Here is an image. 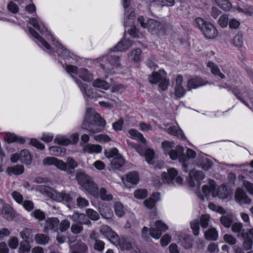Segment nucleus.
<instances>
[{"label":"nucleus","mask_w":253,"mask_h":253,"mask_svg":"<svg viewBox=\"0 0 253 253\" xmlns=\"http://www.w3.org/2000/svg\"><path fill=\"white\" fill-rule=\"evenodd\" d=\"M179 241L185 249H189L192 246V240L189 235H183L179 237Z\"/></svg>","instance_id":"nucleus-33"},{"label":"nucleus","mask_w":253,"mask_h":253,"mask_svg":"<svg viewBox=\"0 0 253 253\" xmlns=\"http://www.w3.org/2000/svg\"><path fill=\"white\" fill-rule=\"evenodd\" d=\"M167 74L163 70H160L159 72H154L149 77V81L151 84L159 83V87L163 90H166L169 84V81L166 79Z\"/></svg>","instance_id":"nucleus-4"},{"label":"nucleus","mask_w":253,"mask_h":253,"mask_svg":"<svg viewBox=\"0 0 253 253\" xmlns=\"http://www.w3.org/2000/svg\"><path fill=\"white\" fill-rule=\"evenodd\" d=\"M86 214L88 217L92 220H97L99 218V215L96 211L91 209L86 210Z\"/></svg>","instance_id":"nucleus-53"},{"label":"nucleus","mask_w":253,"mask_h":253,"mask_svg":"<svg viewBox=\"0 0 253 253\" xmlns=\"http://www.w3.org/2000/svg\"><path fill=\"white\" fill-rule=\"evenodd\" d=\"M78 166V164L73 158L69 157L66 159V162L61 160L60 170L68 174L73 173L75 169Z\"/></svg>","instance_id":"nucleus-9"},{"label":"nucleus","mask_w":253,"mask_h":253,"mask_svg":"<svg viewBox=\"0 0 253 253\" xmlns=\"http://www.w3.org/2000/svg\"><path fill=\"white\" fill-rule=\"evenodd\" d=\"M24 171V168L22 165H17L13 167H9L7 169V171L9 174H14L15 175H20L23 173Z\"/></svg>","instance_id":"nucleus-36"},{"label":"nucleus","mask_w":253,"mask_h":253,"mask_svg":"<svg viewBox=\"0 0 253 253\" xmlns=\"http://www.w3.org/2000/svg\"><path fill=\"white\" fill-rule=\"evenodd\" d=\"M230 193L226 185H222L219 186L217 189V196L220 199L227 198Z\"/></svg>","instance_id":"nucleus-37"},{"label":"nucleus","mask_w":253,"mask_h":253,"mask_svg":"<svg viewBox=\"0 0 253 253\" xmlns=\"http://www.w3.org/2000/svg\"><path fill=\"white\" fill-rule=\"evenodd\" d=\"M205 36L209 39H212L218 36V32L215 26L211 23L206 24L201 31Z\"/></svg>","instance_id":"nucleus-14"},{"label":"nucleus","mask_w":253,"mask_h":253,"mask_svg":"<svg viewBox=\"0 0 253 253\" xmlns=\"http://www.w3.org/2000/svg\"><path fill=\"white\" fill-rule=\"evenodd\" d=\"M166 131L169 134L175 136L179 139H184L185 138L183 132L178 126H170L167 129Z\"/></svg>","instance_id":"nucleus-23"},{"label":"nucleus","mask_w":253,"mask_h":253,"mask_svg":"<svg viewBox=\"0 0 253 253\" xmlns=\"http://www.w3.org/2000/svg\"><path fill=\"white\" fill-rule=\"evenodd\" d=\"M198 165L203 169L207 170L211 168L212 164L209 159L205 158L202 159L201 162L198 163Z\"/></svg>","instance_id":"nucleus-46"},{"label":"nucleus","mask_w":253,"mask_h":253,"mask_svg":"<svg viewBox=\"0 0 253 253\" xmlns=\"http://www.w3.org/2000/svg\"><path fill=\"white\" fill-rule=\"evenodd\" d=\"M50 154L55 156H62L65 154L64 148L59 146H52L49 148Z\"/></svg>","instance_id":"nucleus-39"},{"label":"nucleus","mask_w":253,"mask_h":253,"mask_svg":"<svg viewBox=\"0 0 253 253\" xmlns=\"http://www.w3.org/2000/svg\"><path fill=\"white\" fill-rule=\"evenodd\" d=\"M118 246L123 251H129L131 253H139V250L134 243L129 242L124 238L121 239Z\"/></svg>","instance_id":"nucleus-15"},{"label":"nucleus","mask_w":253,"mask_h":253,"mask_svg":"<svg viewBox=\"0 0 253 253\" xmlns=\"http://www.w3.org/2000/svg\"><path fill=\"white\" fill-rule=\"evenodd\" d=\"M59 220L56 217L48 218L45 220L43 232L48 233L49 230L57 232L59 230Z\"/></svg>","instance_id":"nucleus-11"},{"label":"nucleus","mask_w":253,"mask_h":253,"mask_svg":"<svg viewBox=\"0 0 253 253\" xmlns=\"http://www.w3.org/2000/svg\"><path fill=\"white\" fill-rule=\"evenodd\" d=\"M101 215L106 219H110L112 217L113 213L111 209L106 207L100 211Z\"/></svg>","instance_id":"nucleus-51"},{"label":"nucleus","mask_w":253,"mask_h":253,"mask_svg":"<svg viewBox=\"0 0 253 253\" xmlns=\"http://www.w3.org/2000/svg\"><path fill=\"white\" fill-rule=\"evenodd\" d=\"M75 81L78 84L81 91L88 98H93L96 97V95L92 91L91 87L86 84H82L79 80L75 79Z\"/></svg>","instance_id":"nucleus-20"},{"label":"nucleus","mask_w":253,"mask_h":253,"mask_svg":"<svg viewBox=\"0 0 253 253\" xmlns=\"http://www.w3.org/2000/svg\"><path fill=\"white\" fill-rule=\"evenodd\" d=\"M210 221V216L208 214H203L200 217V222L203 228H207Z\"/></svg>","instance_id":"nucleus-61"},{"label":"nucleus","mask_w":253,"mask_h":253,"mask_svg":"<svg viewBox=\"0 0 253 253\" xmlns=\"http://www.w3.org/2000/svg\"><path fill=\"white\" fill-rule=\"evenodd\" d=\"M146 160L148 164H152L154 163V152L153 150L148 149L145 152Z\"/></svg>","instance_id":"nucleus-59"},{"label":"nucleus","mask_w":253,"mask_h":253,"mask_svg":"<svg viewBox=\"0 0 253 253\" xmlns=\"http://www.w3.org/2000/svg\"><path fill=\"white\" fill-rule=\"evenodd\" d=\"M82 146L84 152L89 154L99 153L102 151V147L98 144H86Z\"/></svg>","instance_id":"nucleus-22"},{"label":"nucleus","mask_w":253,"mask_h":253,"mask_svg":"<svg viewBox=\"0 0 253 253\" xmlns=\"http://www.w3.org/2000/svg\"><path fill=\"white\" fill-rule=\"evenodd\" d=\"M183 77L182 75H178L176 79L174 94L177 97L180 98L184 96L186 93V89L183 86Z\"/></svg>","instance_id":"nucleus-16"},{"label":"nucleus","mask_w":253,"mask_h":253,"mask_svg":"<svg viewBox=\"0 0 253 253\" xmlns=\"http://www.w3.org/2000/svg\"><path fill=\"white\" fill-rule=\"evenodd\" d=\"M139 180V177L138 173L135 171H132L126 175V181H124V183L126 184V182H127L131 184H136Z\"/></svg>","instance_id":"nucleus-26"},{"label":"nucleus","mask_w":253,"mask_h":253,"mask_svg":"<svg viewBox=\"0 0 253 253\" xmlns=\"http://www.w3.org/2000/svg\"><path fill=\"white\" fill-rule=\"evenodd\" d=\"M217 23L221 28H226L229 23L228 15L226 14H223L221 15L218 20Z\"/></svg>","instance_id":"nucleus-49"},{"label":"nucleus","mask_w":253,"mask_h":253,"mask_svg":"<svg viewBox=\"0 0 253 253\" xmlns=\"http://www.w3.org/2000/svg\"><path fill=\"white\" fill-rule=\"evenodd\" d=\"M55 143L67 146L70 144V140L65 136H58L54 139Z\"/></svg>","instance_id":"nucleus-45"},{"label":"nucleus","mask_w":253,"mask_h":253,"mask_svg":"<svg viewBox=\"0 0 253 253\" xmlns=\"http://www.w3.org/2000/svg\"><path fill=\"white\" fill-rule=\"evenodd\" d=\"M232 44L235 46L241 47L243 44L242 36L239 34L235 36L232 40Z\"/></svg>","instance_id":"nucleus-50"},{"label":"nucleus","mask_w":253,"mask_h":253,"mask_svg":"<svg viewBox=\"0 0 253 253\" xmlns=\"http://www.w3.org/2000/svg\"><path fill=\"white\" fill-rule=\"evenodd\" d=\"M155 226L158 230H156L153 228H150L149 233L152 237L155 239H158L162 235V232L166 231L168 228L167 225L161 220L156 221Z\"/></svg>","instance_id":"nucleus-10"},{"label":"nucleus","mask_w":253,"mask_h":253,"mask_svg":"<svg viewBox=\"0 0 253 253\" xmlns=\"http://www.w3.org/2000/svg\"><path fill=\"white\" fill-rule=\"evenodd\" d=\"M191 228L193 230L194 234L196 236L199 234V223L198 220L195 219L190 223Z\"/></svg>","instance_id":"nucleus-64"},{"label":"nucleus","mask_w":253,"mask_h":253,"mask_svg":"<svg viewBox=\"0 0 253 253\" xmlns=\"http://www.w3.org/2000/svg\"><path fill=\"white\" fill-rule=\"evenodd\" d=\"M76 178L78 182L83 187L87 184V183L91 179L88 175L83 172H78L77 173Z\"/></svg>","instance_id":"nucleus-29"},{"label":"nucleus","mask_w":253,"mask_h":253,"mask_svg":"<svg viewBox=\"0 0 253 253\" xmlns=\"http://www.w3.org/2000/svg\"><path fill=\"white\" fill-rule=\"evenodd\" d=\"M0 211L2 217L7 220H11L14 217L13 209L7 204H3Z\"/></svg>","instance_id":"nucleus-19"},{"label":"nucleus","mask_w":253,"mask_h":253,"mask_svg":"<svg viewBox=\"0 0 253 253\" xmlns=\"http://www.w3.org/2000/svg\"><path fill=\"white\" fill-rule=\"evenodd\" d=\"M6 139L7 141L9 143L18 142L21 144H23L25 142L24 139L22 138H19L16 135L11 133H9L6 135Z\"/></svg>","instance_id":"nucleus-47"},{"label":"nucleus","mask_w":253,"mask_h":253,"mask_svg":"<svg viewBox=\"0 0 253 253\" xmlns=\"http://www.w3.org/2000/svg\"><path fill=\"white\" fill-rule=\"evenodd\" d=\"M105 124V121L93 109L89 108L86 109L82 128L94 133L101 131Z\"/></svg>","instance_id":"nucleus-1"},{"label":"nucleus","mask_w":253,"mask_h":253,"mask_svg":"<svg viewBox=\"0 0 253 253\" xmlns=\"http://www.w3.org/2000/svg\"><path fill=\"white\" fill-rule=\"evenodd\" d=\"M184 149L181 146H177L175 150H172L169 152V155L172 160H179L180 162L183 163V169L185 172H187L188 166L186 164L185 155L183 154Z\"/></svg>","instance_id":"nucleus-7"},{"label":"nucleus","mask_w":253,"mask_h":253,"mask_svg":"<svg viewBox=\"0 0 253 253\" xmlns=\"http://www.w3.org/2000/svg\"><path fill=\"white\" fill-rule=\"evenodd\" d=\"M29 23L36 29L39 30L42 34H45L46 36H49L53 44L58 48L57 52L59 56L65 58L70 56V52L65 48L59 42L55 39L52 35L47 31L42 21L39 18H31L29 20Z\"/></svg>","instance_id":"nucleus-2"},{"label":"nucleus","mask_w":253,"mask_h":253,"mask_svg":"<svg viewBox=\"0 0 253 253\" xmlns=\"http://www.w3.org/2000/svg\"><path fill=\"white\" fill-rule=\"evenodd\" d=\"M208 23L209 22H206L203 18L197 17L194 20V25L195 27L198 28L201 30V31H202V29H204V27L205 26L206 24Z\"/></svg>","instance_id":"nucleus-55"},{"label":"nucleus","mask_w":253,"mask_h":253,"mask_svg":"<svg viewBox=\"0 0 253 253\" xmlns=\"http://www.w3.org/2000/svg\"><path fill=\"white\" fill-rule=\"evenodd\" d=\"M219 6L224 10H229L232 6L231 3L228 0H219L216 2Z\"/></svg>","instance_id":"nucleus-52"},{"label":"nucleus","mask_w":253,"mask_h":253,"mask_svg":"<svg viewBox=\"0 0 253 253\" xmlns=\"http://www.w3.org/2000/svg\"><path fill=\"white\" fill-rule=\"evenodd\" d=\"M205 178V174L202 171L193 170L190 172L188 182L191 187L195 186L193 179L197 181L203 180Z\"/></svg>","instance_id":"nucleus-18"},{"label":"nucleus","mask_w":253,"mask_h":253,"mask_svg":"<svg viewBox=\"0 0 253 253\" xmlns=\"http://www.w3.org/2000/svg\"><path fill=\"white\" fill-rule=\"evenodd\" d=\"M215 189V186L211 183L210 187L207 185H204L202 188L203 194L206 197L209 196L210 193H211L213 196H214Z\"/></svg>","instance_id":"nucleus-43"},{"label":"nucleus","mask_w":253,"mask_h":253,"mask_svg":"<svg viewBox=\"0 0 253 253\" xmlns=\"http://www.w3.org/2000/svg\"><path fill=\"white\" fill-rule=\"evenodd\" d=\"M29 32L30 34L35 38L37 41L36 42L40 45L41 46L38 42L41 43V45L42 47H45V49L47 50V52L51 51V48L49 44L44 40H43L39 34L38 33L34 30L32 28H29Z\"/></svg>","instance_id":"nucleus-17"},{"label":"nucleus","mask_w":253,"mask_h":253,"mask_svg":"<svg viewBox=\"0 0 253 253\" xmlns=\"http://www.w3.org/2000/svg\"><path fill=\"white\" fill-rule=\"evenodd\" d=\"M48 196L51 198L58 202H65L70 203L73 200V197L69 194L65 192H59L56 191L51 190L49 192Z\"/></svg>","instance_id":"nucleus-8"},{"label":"nucleus","mask_w":253,"mask_h":253,"mask_svg":"<svg viewBox=\"0 0 253 253\" xmlns=\"http://www.w3.org/2000/svg\"><path fill=\"white\" fill-rule=\"evenodd\" d=\"M99 197L103 200L110 201L112 199L113 196L111 194H107L106 190L101 188L99 191Z\"/></svg>","instance_id":"nucleus-56"},{"label":"nucleus","mask_w":253,"mask_h":253,"mask_svg":"<svg viewBox=\"0 0 253 253\" xmlns=\"http://www.w3.org/2000/svg\"><path fill=\"white\" fill-rule=\"evenodd\" d=\"M218 236V232L214 228H210L205 233L206 239L210 241L217 240Z\"/></svg>","instance_id":"nucleus-32"},{"label":"nucleus","mask_w":253,"mask_h":253,"mask_svg":"<svg viewBox=\"0 0 253 253\" xmlns=\"http://www.w3.org/2000/svg\"><path fill=\"white\" fill-rule=\"evenodd\" d=\"M137 21L143 28H148L153 34L158 33L163 28L161 23L154 19H150L147 20V23H145L143 17L139 16L137 18Z\"/></svg>","instance_id":"nucleus-6"},{"label":"nucleus","mask_w":253,"mask_h":253,"mask_svg":"<svg viewBox=\"0 0 253 253\" xmlns=\"http://www.w3.org/2000/svg\"><path fill=\"white\" fill-rule=\"evenodd\" d=\"M230 90L235 94V95L241 101H242L245 105L248 106L249 108H251V106L249 104H248L247 101H249L250 103L252 104V107L253 108V91H250L248 93H246L245 94L247 95V96H245L244 97H242L241 95H240V93L237 88H232L230 89Z\"/></svg>","instance_id":"nucleus-13"},{"label":"nucleus","mask_w":253,"mask_h":253,"mask_svg":"<svg viewBox=\"0 0 253 253\" xmlns=\"http://www.w3.org/2000/svg\"><path fill=\"white\" fill-rule=\"evenodd\" d=\"M61 160L53 157H47L43 159L42 164L44 166H54L60 170Z\"/></svg>","instance_id":"nucleus-24"},{"label":"nucleus","mask_w":253,"mask_h":253,"mask_svg":"<svg viewBox=\"0 0 253 253\" xmlns=\"http://www.w3.org/2000/svg\"><path fill=\"white\" fill-rule=\"evenodd\" d=\"M162 177L163 182L169 184H173V180L178 185L183 184L182 178L178 175V171L174 168H170L168 169V173L164 172L162 174Z\"/></svg>","instance_id":"nucleus-5"},{"label":"nucleus","mask_w":253,"mask_h":253,"mask_svg":"<svg viewBox=\"0 0 253 253\" xmlns=\"http://www.w3.org/2000/svg\"><path fill=\"white\" fill-rule=\"evenodd\" d=\"M31 249V246L27 240H23L20 243L18 248L19 253H26L29 252Z\"/></svg>","instance_id":"nucleus-40"},{"label":"nucleus","mask_w":253,"mask_h":253,"mask_svg":"<svg viewBox=\"0 0 253 253\" xmlns=\"http://www.w3.org/2000/svg\"><path fill=\"white\" fill-rule=\"evenodd\" d=\"M20 161L25 164L29 165L32 162V157L30 153L27 150H23L20 153Z\"/></svg>","instance_id":"nucleus-28"},{"label":"nucleus","mask_w":253,"mask_h":253,"mask_svg":"<svg viewBox=\"0 0 253 253\" xmlns=\"http://www.w3.org/2000/svg\"><path fill=\"white\" fill-rule=\"evenodd\" d=\"M93 86L95 87L100 88L103 89L109 88V84L104 80L100 79L95 80L93 83Z\"/></svg>","instance_id":"nucleus-42"},{"label":"nucleus","mask_w":253,"mask_h":253,"mask_svg":"<svg viewBox=\"0 0 253 253\" xmlns=\"http://www.w3.org/2000/svg\"><path fill=\"white\" fill-rule=\"evenodd\" d=\"M107 238L115 246H118L121 241V239H120L119 236L115 231L111 232Z\"/></svg>","instance_id":"nucleus-48"},{"label":"nucleus","mask_w":253,"mask_h":253,"mask_svg":"<svg viewBox=\"0 0 253 253\" xmlns=\"http://www.w3.org/2000/svg\"><path fill=\"white\" fill-rule=\"evenodd\" d=\"M31 215L39 220H42L45 218L44 212L40 209L35 210L31 213Z\"/></svg>","instance_id":"nucleus-57"},{"label":"nucleus","mask_w":253,"mask_h":253,"mask_svg":"<svg viewBox=\"0 0 253 253\" xmlns=\"http://www.w3.org/2000/svg\"><path fill=\"white\" fill-rule=\"evenodd\" d=\"M78 75L85 82H90L93 79L92 75L84 68H81L79 70Z\"/></svg>","instance_id":"nucleus-30"},{"label":"nucleus","mask_w":253,"mask_h":253,"mask_svg":"<svg viewBox=\"0 0 253 253\" xmlns=\"http://www.w3.org/2000/svg\"><path fill=\"white\" fill-rule=\"evenodd\" d=\"M111 165L115 169L120 168L124 164V159L121 156H117L111 160Z\"/></svg>","instance_id":"nucleus-41"},{"label":"nucleus","mask_w":253,"mask_h":253,"mask_svg":"<svg viewBox=\"0 0 253 253\" xmlns=\"http://www.w3.org/2000/svg\"><path fill=\"white\" fill-rule=\"evenodd\" d=\"M232 231L237 234L238 237L245 238V233L244 229H243V224L242 223H235L231 226Z\"/></svg>","instance_id":"nucleus-27"},{"label":"nucleus","mask_w":253,"mask_h":253,"mask_svg":"<svg viewBox=\"0 0 253 253\" xmlns=\"http://www.w3.org/2000/svg\"><path fill=\"white\" fill-rule=\"evenodd\" d=\"M174 146V143L172 141H164L162 143V147L166 153L169 154L171 150Z\"/></svg>","instance_id":"nucleus-58"},{"label":"nucleus","mask_w":253,"mask_h":253,"mask_svg":"<svg viewBox=\"0 0 253 253\" xmlns=\"http://www.w3.org/2000/svg\"><path fill=\"white\" fill-rule=\"evenodd\" d=\"M221 223L225 227L229 228L232 223V216L230 215H223L220 218Z\"/></svg>","instance_id":"nucleus-44"},{"label":"nucleus","mask_w":253,"mask_h":253,"mask_svg":"<svg viewBox=\"0 0 253 253\" xmlns=\"http://www.w3.org/2000/svg\"><path fill=\"white\" fill-rule=\"evenodd\" d=\"M9 247L11 249H15L19 245V240L16 237H11L8 241Z\"/></svg>","instance_id":"nucleus-62"},{"label":"nucleus","mask_w":253,"mask_h":253,"mask_svg":"<svg viewBox=\"0 0 253 253\" xmlns=\"http://www.w3.org/2000/svg\"><path fill=\"white\" fill-rule=\"evenodd\" d=\"M36 242L40 245L47 244L49 240L48 236L43 234H37L35 236Z\"/></svg>","instance_id":"nucleus-38"},{"label":"nucleus","mask_w":253,"mask_h":253,"mask_svg":"<svg viewBox=\"0 0 253 253\" xmlns=\"http://www.w3.org/2000/svg\"><path fill=\"white\" fill-rule=\"evenodd\" d=\"M208 84V82L204 81L201 78L196 77L189 80L187 83V86L189 89H192L206 85Z\"/></svg>","instance_id":"nucleus-21"},{"label":"nucleus","mask_w":253,"mask_h":253,"mask_svg":"<svg viewBox=\"0 0 253 253\" xmlns=\"http://www.w3.org/2000/svg\"><path fill=\"white\" fill-rule=\"evenodd\" d=\"M208 207L210 210L220 214H224L226 213L225 210L222 207L217 206L212 203H209Z\"/></svg>","instance_id":"nucleus-60"},{"label":"nucleus","mask_w":253,"mask_h":253,"mask_svg":"<svg viewBox=\"0 0 253 253\" xmlns=\"http://www.w3.org/2000/svg\"><path fill=\"white\" fill-rule=\"evenodd\" d=\"M86 191H88L91 194L95 196L98 194V188L96 185L91 179L87 184L83 187Z\"/></svg>","instance_id":"nucleus-31"},{"label":"nucleus","mask_w":253,"mask_h":253,"mask_svg":"<svg viewBox=\"0 0 253 253\" xmlns=\"http://www.w3.org/2000/svg\"><path fill=\"white\" fill-rule=\"evenodd\" d=\"M235 201L240 205L250 204L251 199L247 194L241 188H237L235 193Z\"/></svg>","instance_id":"nucleus-12"},{"label":"nucleus","mask_w":253,"mask_h":253,"mask_svg":"<svg viewBox=\"0 0 253 253\" xmlns=\"http://www.w3.org/2000/svg\"><path fill=\"white\" fill-rule=\"evenodd\" d=\"M100 66L102 68L108 73H114V69L120 68L119 57L116 56L104 55L100 58Z\"/></svg>","instance_id":"nucleus-3"},{"label":"nucleus","mask_w":253,"mask_h":253,"mask_svg":"<svg viewBox=\"0 0 253 253\" xmlns=\"http://www.w3.org/2000/svg\"><path fill=\"white\" fill-rule=\"evenodd\" d=\"M207 66L211 69V72L214 75L218 76L221 79H224L225 76L220 72L218 66L212 62H209Z\"/></svg>","instance_id":"nucleus-34"},{"label":"nucleus","mask_w":253,"mask_h":253,"mask_svg":"<svg viewBox=\"0 0 253 253\" xmlns=\"http://www.w3.org/2000/svg\"><path fill=\"white\" fill-rule=\"evenodd\" d=\"M128 133L130 138L141 141L143 144H146L147 141L143 135L138 130L134 129H130L128 131Z\"/></svg>","instance_id":"nucleus-25"},{"label":"nucleus","mask_w":253,"mask_h":253,"mask_svg":"<svg viewBox=\"0 0 253 253\" xmlns=\"http://www.w3.org/2000/svg\"><path fill=\"white\" fill-rule=\"evenodd\" d=\"M115 211L116 215L119 217L123 216L125 214V210L123 206L120 203H116L114 206Z\"/></svg>","instance_id":"nucleus-54"},{"label":"nucleus","mask_w":253,"mask_h":253,"mask_svg":"<svg viewBox=\"0 0 253 253\" xmlns=\"http://www.w3.org/2000/svg\"><path fill=\"white\" fill-rule=\"evenodd\" d=\"M131 45L130 41H120L114 47L113 50L115 51H124L126 50L129 46Z\"/></svg>","instance_id":"nucleus-35"},{"label":"nucleus","mask_w":253,"mask_h":253,"mask_svg":"<svg viewBox=\"0 0 253 253\" xmlns=\"http://www.w3.org/2000/svg\"><path fill=\"white\" fill-rule=\"evenodd\" d=\"M147 195V191L145 189H138L134 193V196L138 199H144Z\"/></svg>","instance_id":"nucleus-63"}]
</instances>
